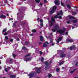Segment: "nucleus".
I'll return each instance as SVG.
<instances>
[{
  "label": "nucleus",
  "mask_w": 78,
  "mask_h": 78,
  "mask_svg": "<svg viewBox=\"0 0 78 78\" xmlns=\"http://www.w3.org/2000/svg\"><path fill=\"white\" fill-rule=\"evenodd\" d=\"M65 31V30L64 29H61L59 30H58L57 31V33H59L60 34H63L64 33V32Z\"/></svg>",
  "instance_id": "1"
},
{
  "label": "nucleus",
  "mask_w": 78,
  "mask_h": 78,
  "mask_svg": "<svg viewBox=\"0 0 78 78\" xmlns=\"http://www.w3.org/2000/svg\"><path fill=\"white\" fill-rule=\"evenodd\" d=\"M57 8V7L56 6H54L52 8V9L51 10V11L50 12V14H53V13H54L55 12V10L56 9V8Z\"/></svg>",
  "instance_id": "2"
},
{
  "label": "nucleus",
  "mask_w": 78,
  "mask_h": 78,
  "mask_svg": "<svg viewBox=\"0 0 78 78\" xmlns=\"http://www.w3.org/2000/svg\"><path fill=\"white\" fill-rule=\"evenodd\" d=\"M59 26L58 25H55V29H53L52 30V31L53 32H55L56 31V30H58L59 29Z\"/></svg>",
  "instance_id": "3"
},
{
  "label": "nucleus",
  "mask_w": 78,
  "mask_h": 78,
  "mask_svg": "<svg viewBox=\"0 0 78 78\" xmlns=\"http://www.w3.org/2000/svg\"><path fill=\"white\" fill-rule=\"evenodd\" d=\"M49 63L47 62H45V68L46 69H49V67H48Z\"/></svg>",
  "instance_id": "4"
},
{
  "label": "nucleus",
  "mask_w": 78,
  "mask_h": 78,
  "mask_svg": "<svg viewBox=\"0 0 78 78\" xmlns=\"http://www.w3.org/2000/svg\"><path fill=\"white\" fill-rule=\"evenodd\" d=\"M35 69L36 70H37V71L36 72V73H40V72H41V70H40V69H41V68H35Z\"/></svg>",
  "instance_id": "5"
},
{
  "label": "nucleus",
  "mask_w": 78,
  "mask_h": 78,
  "mask_svg": "<svg viewBox=\"0 0 78 78\" xmlns=\"http://www.w3.org/2000/svg\"><path fill=\"white\" fill-rule=\"evenodd\" d=\"M55 4L57 5H59V0H56L55 1Z\"/></svg>",
  "instance_id": "6"
},
{
  "label": "nucleus",
  "mask_w": 78,
  "mask_h": 78,
  "mask_svg": "<svg viewBox=\"0 0 78 78\" xmlns=\"http://www.w3.org/2000/svg\"><path fill=\"white\" fill-rule=\"evenodd\" d=\"M69 19H75V18L73 16H71L70 15H69L68 16Z\"/></svg>",
  "instance_id": "7"
},
{
  "label": "nucleus",
  "mask_w": 78,
  "mask_h": 78,
  "mask_svg": "<svg viewBox=\"0 0 78 78\" xmlns=\"http://www.w3.org/2000/svg\"><path fill=\"white\" fill-rule=\"evenodd\" d=\"M33 75H34V74H33V73H31L29 74L28 76H30L29 78H32V77H33Z\"/></svg>",
  "instance_id": "8"
},
{
  "label": "nucleus",
  "mask_w": 78,
  "mask_h": 78,
  "mask_svg": "<svg viewBox=\"0 0 78 78\" xmlns=\"http://www.w3.org/2000/svg\"><path fill=\"white\" fill-rule=\"evenodd\" d=\"M6 17L4 15H1L0 16V18H3V19H5L6 18Z\"/></svg>",
  "instance_id": "9"
},
{
  "label": "nucleus",
  "mask_w": 78,
  "mask_h": 78,
  "mask_svg": "<svg viewBox=\"0 0 78 78\" xmlns=\"http://www.w3.org/2000/svg\"><path fill=\"white\" fill-rule=\"evenodd\" d=\"M76 70H77V69H74L73 70H71L70 71V73H74V72H75V71Z\"/></svg>",
  "instance_id": "10"
},
{
  "label": "nucleus",
  "mask_w": 78,
  "mask_h": 78,
  "mask_svg": "<svg viewBox=\"0 0 78 78\" xmlns=\"http://www.w3.org/2000/svg\"><path fill=\"white\" fill-rule=\"evenodd\" d=\"M10 69H11V67H9V68H6L5 69V72H8V70H9Z\"/></svg>",
  "instance_id": "11"
},
{
  "label": "nucleus",
  "mask_w": 78,
  "mask_h": 78,
  "mask_svg": "<svg viewBox=\"0 0 78 78\" xmlns=\"http://www.w3.org/2000/svg\"><path fill=\"white\" fill-rule=\"evenodd\" d=\"M71 22L73 23H76V22H77V21L76 20H71Z\"/></svg>",
  "instance_id": "12"
},
{
  "label": "nucleus",
  "mask_w": 78,
  "mask_h": 78,
  "mask_svg": "<svg viewBox=\"0 0 78 78\" xmlns=\"http://www.w3.org/2000/svg\"><path fill=\"white\" fill-rule=\"evenodd\" d=\"M75 48V45H73L72 47H71L69 49L70 50H72L73 49H74Z\"/></svg>",
  "instance_id": "13"
},
{
  "label": "nucleus",
  "mask_w": 78,
  "mask_h": 78,
  "mask_svg": "<svg viewBox=\"0 0 78 78\" xmlns=\"http://www.w3.org/2000/svg\"><path fill=\"white\" fill-rule=\"evenodd\" d=\"M40 41H43L44 40V38L42 36H40Z\"/></svg>",
  "instance_id": "14"
},
{
  "label": "nucleus",
  "mask_w": 78,
  "mask_h": 78,
  "mask_svg": "<svg viewBox=\"0 0 78 78\" xmlns=\"http://www.w3.org/2000/svg\"><path fill=\"white\" fill-rule=\"evenodd\" d=\"M65 56H66V54H61V55H60V57H59V58H64V57Z\"/></svg>",
  "instance_id": "15"
},
{
  "label": "nucleus",
  "mask_w": 78,
  "mask_h": 78,
  "mask_svg": "<svg viewBox=\"0 0 78 78\" xmlns=\"http://www.w3.org/2000/svg\"><path fill=\"white\" fill-rule=\"evenodd\" d=\"M67 42H72L73 40L72 39H68L66 40Z\"/></svg>",
  "instance_id": "16"
},
{
  "label": "nucleus",
  "mask_w": 78,
  "mask_h": 78,
  "mask_svg": "<svg viewBox=\"0 0 78 78\" xmlns=\"http://www.w3.org/2000/svg\"><path fill=\"white\" fill-rule=\"evenodd\" d=\"M24 61H30L31 60V58H26V59H24Z\"/></svg>",
  "instance_id": "17"
},
{
  "label": "nucleus",
  "mask_w": 78,
  "mask_h": 78,
  "mask_svg": "<svg viewBox=\"0 0 78 78\" xmlns=\"http://www.w3.org/2000/svg\"><path fill=\"white\" fill-rule=\"evenodd\" d=\"M10 77L12 78H16V76L14 75H11L10 76Z\"/></svg>",
  "instance_id": "18"
},
{
  "label": "nucleus",
  "mask_w": 78,
  "mask_h": 78,
  "mask_svg": "<svg viewBox=\"0 0 78 78\" xmlns=\"http://www.w3.org/2000/svg\"><path fill=\"white\" fill-rule=\"evenodd\" d=\"M35 1L37 3H39L40 2V0H35Z\"/></svg>",
  "instance_id": "19"
},
{
  "label": "nucleus",
  "mask_w": 78,
  "mask_h": 78,
  "mask_svg": "<svg viewBox=\"0 0 78 78\" xmlns=\"http://www.w3.org/2000/svg\"><path fill=\"white\" fill-rule=\"evenodd\" d=\"M62 37H59V38H58V41H62Z\"/></svg>",
  "instance_id": "20"
},
{
  "label": "nucleus",
  "mask_w": 78,
  "mask_h": 78,
  "mask_svg": "<svg viewBox=\"0 0 78 78\" xmlns=\"http://www.w3.org/2000/svg\"><path fill=\"white\" fill-rule=\"evenodd\" d=\"M59 69L60 68H57L56 69V71L57 72H59Z\"/></svg>",
  "instance_id": "21"
},
{
  "label": "nucleus",
  "mask_w": 78,
  "mask_h": 78,
  "mask_svg": "<svg viewBox=\"0 0 78 78\" xmlns=\"http://www.w3.org/2000/svg\"><path fill=\"white\" fill-rule=\"evenodd\" d=\"M32 31V33H36V30L35 29L33 30Z\"/></svg>",
  "instance_id": "22"
},
{
  "label": "nucleus",
  "mask_w": 78,
  "mask_h": 78,
  "mask_svg": "<svg viewBox=\"0 0 78 78\" xmlns=\"http://www.w3.org/2000/svg\"><path fill=\"white\" fill-rule=\"evenodd\" d=\"M60 13L61 16H62V14H63V12H62V10H60Z\"/></svg>",
  "instance_id": "23"
},
{
  "label": "nucleus",
  "mask_w": 78,
  "mask_h": 78,
  "mask_svg": "<svg viewBox=\"0 0 78 78\" xmlns=\"http://www.w3.org/2000/svg\"><path fill=\"white\" fill-rule=\"evenodd\" d=\"M47 44H46L45 43H44L43 44V47H47Z\"/></svg>",
  "instance_id": "24"
},
{
  "label": "nucleus",
  "mask_w": 78,
  "mask_h": 78,
  "mask_svg": "<svg viewBox=\"0 0 78 78\" xmlns=\"http://www.w3.org/2000/svg\"><path fill=\"white\" fill-rule=\"evenodd\" d=\"M64 62H60L59 63L60 66H61V65H62V64H64Z\"/></svg>",
  "instance_id": "25"
},
{
  "label": "nucleus",
  "mask_w": 78,
  "mask_h": 78,
  "mask_svg": "<svg viewBox=\"0 0 78 78\" xmlns=\"http://www.w3.org/2000/svg\"><path fill=\"white\" fill-rule=\"evenodd\" d=\"M6 29H5L2 30V32H6Z\"/></svg>",
  "instance_id": "26"
},
{
  "label": "nucleus",
  "mask_w": 78,
  "mask_h": 78,
  "mask_svg": "<svg viewBox=\"0 0 78 78\" xmlns=\"http://www.w3.org/2000/svg\"><path fill=\"white\" fill-rule=\"evenodd\" d=\"M31 53H30L29 54H28L26 56V57H28V56H30L31 55Z\"/></svg>",
  "instance_id": "27"
},
{
  "label": "nucleus",
  "mask_w": 78,
  "mask_h": 78,
  "mask_svg": "<svg viewBox=\"0 0 78 78\" xmlns=\"http://www.w3.org/2000/svg\"><path fill=\"white\" fill-rule=\"evenodd\" d=\"M23 50H27V48H26V47H23L22 48Z\"/></svg>",
  "instance_id": "28"
},
{
  "label": "nucleus",
  "mask_w": 78,
  "mask_h": 78,
  "mask_svg": "<svg viewBox=\"0 0 78 78\" xmlns=\"http://www.w3.org/2000/svg\"><path fill=\"white\" fill-rule=\"evenodd\" d=\"M5 39L6 40H8V37L7 36H6L5 37Z\"/></svg>",
  "instance_id": "29"
},
{
  "label": "nucleus",
  "mask_w": 78,
  "mask_h": 78,
  "mask_svg": "<svg viewBox=\"0 0 78 78\" xmlns=\"http://www.w3.org/2000/svg\"><path fill=\"white\" fill-rule=\"evenodd\" d=\"M51 20H52L53 22H55V19H54V18H51Z\"/></svg>",
  "instance_id": "30"
},
{
  "label": "nucleus",
  "mask_w": 78,
  "mask_h": 78,
  "mask_svg": "<svg viewBox=\"0 0 78 78\" xmlns=\"http://www.w3.org/2000/svg\"><path fill=\"white\" fill-rule=\"evenodd\" d=\"M70 22H71V20H70V21H68L67 22V23H70Z\"/></svg>",
  "instance_id": "31"
},
{
  "label": "nucleus",
  "mask_w": 78,
  "mask_h": 78,
  "mask_svg": "<svg viewBox=\"0 0 78 78\" xmlns=\"http://www.w3.org/2000/svg\"><path fill=\"white\" fill-rule=\"evenodd\" d=\"M61 5H62V6H64V3H62V1H61Z\"/></svg>",
  "instance_id": "32"
},
{
  "label": "nucleus",
  "mask_w": 78,
  "mask_h": 78,
  "mask_svg": "<svg viewBox=\"0 0 78 78\" xmlns=\"http://www.w3.org/2000/svg\"><path fill=\"white\" fill-rule=\"evenodd\" d=\"M4 3H7L8 5V1H5L4 2Z\"/></svg>",
  "instance_id": "33"
},
{
  "label": "nucleus",
  "mask_w": 78,
  "mask_h": 78,
  "mask_svg": "<svg viewBox=\"0 0 78 78\" xmlns=\"http://www.w3.org/2000/svg\"><path fill=\"white\" fill-rule=\"evenodd\" d=\"M58 15H56L55 16H54V18L55 19H57V18H58Z\"/></svg>",
  "instance_id": "34"
},
{
  "label": "nucleus",
  "mask_w": 78,
  "mask_h": 78,
  "mask_svg": "<svg viewBox=\"0 0 78 78\" xmlns=\"http://www.w3.org/2000/svg\"><path fill=\"white\" fill-rule=\"evenodd\" d=\"M53 41L52 40V39H51L50 40V43H53Z\"/></svg>",
  "instance_id": "35"
},
{
  "label": "nucleus",
  "mask_w": 78,
  "mask_h": 78,
  "mask_svg": "<svg viewBox=\"0 0 78 78\" xmlns=\"http://www.w3.org/2000/svg\"><path fill=\"white\" fill-rule=\"evenodd\" d=\"M25 45H28V42H26L25 43Z\"/></svg>",
  "instance_id": "36"
},
{
  "label": "nucleus",
  "mask_w": 78,
  "mask_h": 78,
  "mask_svg": "<svg viewBox=\"0 0 78 78\" xmlns=\"http://www.w3.org/2000/svg\"><path fill=\"white\" fill-rule=\"evenodd\" d=\"M43 61H44V58H43V57H42L41 59V62H43Z\"/></svg>",
  "instance_id": "37"
},
{
  "label": "nucleus",
  "mask_w": 78,
  "mask_h": 78,
  "mask_svg": "<svg viewBox=\"0 0 78 78\" xmlns=\"http://www.w3.org/2000/svg\"><path fill=\"white\" fill-rule=\"evenodd\" d=\"M67 7L68 8H70V5H67Z\"/></svg>",
  "instance_id": "38"
},
{
  "label": "nucleus",
  "mask_w": 78,
  "mask_h": 78,
  "mask_svg": "<svg viewBox=\"0 0 78 78\" xmlns=\"http://www.w3.org/2000/svg\"><path fill=\"white\" fill-rule=\"evenodd\" d=\"M64 52L63 51H60V53H63Z\"/></svg>",
  "instance_id": "39"
},
{
  "label": "nucleus",
  "mask_w": 78,
  "mask_h": 78,
  "mask_svg": "<svg viewBox=\"0 0 78 78\" xmlns=\"http://www.w3.org/2000/svg\"><path fill=\"white\" fill-rule=\"evenodd\" d=\"M8 33L7 32H6L5 33V34H4V36H6V35H7Z\"/></svg>",
  "instance_id": "40"
},
{
  "label": "nucleus",
  "mask_w": 78,
  "mask_h": 78,
  "mask_svg": "<svg viewBox=\"0 0 78 78\" xmlns=\"http://www.w3.org/2000/svg\"><path fill=\"white\" fill-rule=\"evenodd\" d=\"M58 19H62V17L61 16H59L58 17Z\"/></svg>",
  "instance_id": "41"
},
{
  "label": "nucleus",
  "mask_w": 78,
  "mask_h": 78,
  "mask_svg": "<svg viewBox=\"0 0 78 78\" xmlns=\"http://www.w3.org/2000/svg\"><path fill=\"white\" fill-rule=\"evenodd\" d=\"M40 22H41V23H42V22H43V21H42V20L41 19L40 20Z\"/></svg>",
  "instance_id": "42"
},
{
  "label": "nucleus",
  "mask_w": 78,
  "mask_h": 78,
  "mask_svg": "<svg viewBox=\"0 0 78 78\" xmlns=\"http://www.w3.org/2000/svg\"><path fill=\"white\" fill-rule=\"evenodd\" d=\"M40 26H41V27H43V23H41L40 24Z\"/></svg>",
  "instance_id": "43"
},
{
  "label": "nucleus",
  "mask_w": 78,
  "mask_h": 78,
  "mask_svg": "<svg viewBox=\"0 0 78 78\" xmlns=\"http://www.w3.org/2000/svg\"><path fill=\"white\" fill-rule=\"evenodd\" d=\"M76 66H78V62H77L76 63Z\"/></svg>",
  "instance_id": "44"
},
{
  "label": "nucleus",
  "mask_w": 78,
  "mask_h": 78,
  "mask_svg": "<svg viewBox=\"0 0 78 78\" xmlns=\"http://www.w3.org/2000/svg\"><path fill=\"white\" fill-rule=\"evenodd\" d=\"M13 57L14 58H15V57H16V55L15 54H13Z\"/></svg>",
  "instance_id": "45"
},
{
  "label": "nucleus",
  "mask_w": 78,
  "mask_h": 78,
  "mask_svg": "<svg viewBox=\"0 0 78 78\" xmlns=\"http://www.w3.org/2000/svg\"><path fill=\"white\" fill-rule=\"evenodd\" d=\"M55 44V43H52L51 44V45H52V46H53V45H54Z\"/></svg>",
  "instance_id": "46"
},
{
  "label": "nucleus",
  "mask_w": 78,
  "mask_h": 78,
  "mask_svg": "<svg viewBox=\"0 0 78 78\" xmlns=\"http://www.w3.org/2000/svg\"><path fill=\"white\" fill-rule=\"evenodd\" d=\"M40 55H42V52L41 51H40Z\"/></svg>",
  "instance_id": "47"
},
{
  "label": "nucleus",
  "mask_w": 78,
  "mask_h": 78,
  "mask_svg": "<svg viewBox=\"0 0 78 78\" xmlns=\"http://www.w3.org/2000/svg\"><path fill=\"white\" fill-rule=\"evenodd\" d=\"M10 42H12V41H13V40H12V39H11L10 40Z\"/></svg>",
  "instance_id": "48"
},
{
  "label": "nucleus",
  "mask_w": 78,
  "mask_h": 78,
  "mask_svg": "<svg viewBox=\"0 0 78 78\" xmlns=\"http://www.w3.org/2000/svg\"><path fill=\"white\" fill-rule=\"evenodd\" d=\"M52 75H51V74H49L48 75V76L50 77H51V76Z\"/></svg>",
  "instance_id": "49"
},
{
  "label": "nucleus",
  "mask_w": 78,
  "mask_h": 78,
  "mask_svg": "<svg viewBox=\"0 0 78 78\" xmlns=\"http://www.w3.org/2000/svg\"><path fill=\"white\" fill-rule=\"evenodd\" d=\"M59 41L58 40H57V43L58 44H59Z\"/></svg>",
  "instance_id": "50"
},
{
  "label": "nucleus",
  "mask_w": 78,
  "mask_h": 78,
  "mask_svg": "<svg viewBox=\"0 0 78 78\" xmlns=\"http://www.w3.org/2000/svg\"><path fill=\"white\" fill-rule=\"evenodd\" d=\"M44 2H45V3H47V1L46 0H44Z\"/></svg>",
  "instance_id": "51"
},
{
  "label": "nucleus",
  "mask_w": 78,
  "mask_h": 78,
  "mask_svg": "<svg viewBox=\"0 0 78 78\" xmlns=\"http://www.w3.org/2000/svg\"><path fill=\"white\" fill-rule=\"evenodd\" d=\"M16 40L17 41H19V38H17L16 39Z\"/></svg>",
  "instance_id": "52"
},
{
  "label": "nucleus",
  "mask_w": 78,
  "mask_h": 78,
  "mask_svg": "<svg viewBox=\"0 0 78 78\" xmlns=\"http://www.w3.org/2000/svg\"><path fill=\"white\" fill-rule=\"evenodd\" d=\"M13 20V19H12V18H11L10 20Z\"/></svg>",
  "instance_id": "53"
},
{
  "label": "nucleus",
  "mask_w": 78,
  "mask_h": 78,
  "mask_svg": "<svg viewBox=\"0 0 78 78\" xmlns=\"http://www.w3.org/2000/svg\"><path fill=\"white\" fill-rule=\"evenodd\" d=\"M33 34H30V36H33Z\"/></svg>",
  "instance_id": "54"
},
{
  "label": "nucleus",
  "mask_w": 78,
  "mask_h": 78,
  "mask_svg": "<svg viewBox=\"0 0 78 78\" xmlns=\"http://www.w3.org/2000/svg\"><path fill=\"white\" fill-rule=\"evenodd\" d=\"M53 25V23H51V27H52Z\"/></svg>",
  "instance_id": "55"
},
{
  "label": "nucleus",
  "mask_w": 78,
  "mask_h": 78,
  "mask_svg": "<svg viewBox=\"0 0 78 78\" xmlns=\"http://www.w3.org/2000/svg\"><path fill=\"white\" fill-rule=\"evenodd\" d=\"M59 14H61L60 13H57V15H59Z\"/></svg>",
  "instance_id": "56"
},
{
  "label": "nucleus",
  "mask_w": 78,
  "mask_h": 78,
  "mask_svg": "<svg viewBox=\"0 0 78 78\" xmlns=\"http://www.w3.org/2000/svg\"><path fill=\"white\" fill-rule=\"evenodd\" d=\"M45 42L46 43H47V44H48V45L49 44V43H48V42H47V41H46Z\"/></svg>",
  "instance_id": "57"
},
{
  "label": "nucleus",
  "mask_w": 78,
  "mask_h": 78,
  "mask_svg": "<svg viewBox=\"0 0 78 78\" xmlns=\"http://www.w3.org/2000/svg\"><path fill=\"white\" fill-rule=\"evenodd\" d=\"M22 2H25V1H26V0H21Z\"/></svg>",
  "instance_id": "58"
},
{
  "label": "nucleus",
  "mask_w": 78,
  "mask_h": 78,
  "mask_svg": "<svg viewBox=\"0 0 78 78\" xmlns=\"http://www.w3.org/2000/svg\"><path fill=\"white\" fill-rule=\"evenodd\" d=\"M41 44H42V43H41V42H40L39 43V45H41Z\"/></svg>",
  "instance_id": "59"
},
{
  "label": "nucleus",
  "mask_w": 78,
  "mask_h": 78,
  "mask_svg": "<svg viewBox=\"0 0 78 78\" xmlns=\"http://www.w3.org/2000/svg\"><path fill=\"white\" fill-rule=\"evenodd\" d=\"M12 61H13V60L11 59L10 60V62H12Z\"/></svg>",
  "instance_id": "60"
},
{
  "label": "nucleus",
  "mask_w": 78,
  "mask_h": 78,
  "mask_svg": "<svg viewBox=\"0 0 78 78\" xmlns=\"http://www.w3.org/2000/svg\"><path fill=\"white\" fill-rule=\"evenodd\" d=\"M68 34V32H66L65 34L66 35H67Z\"/></svg>",
  "instance_id": "61"
},
{
  "label": "nucleus",
  "mask_w": 78,
  "mask_h": 78,
  "mask_svg": "<svg viewBox=\"0 0 78 78\" xmlns=\"http://www.w3.org/2000/svg\"><path fill=\"white\" fill-rule=\"evenodd\" d=\"M74 27V26H73V27H72V29H73V28H74V27Z\"/></svg>",
  "instance_id": "62"
},
{
  "label": "nucleus",
  "mask_w": 78,
  "mask_h": 78,
  "mask_svg": "<svg viewBox=\"0 0 78 78\" xmlns=\"http://www.w3.org/2000/svg\"><path fill=\"white\" fill-rule=\"evenodd\" d=\"M40 5H42V3H40Z\"/></svg>",
  "instance_id": "63"
},
{
  "label": "nucleus",
  "mask_w": 78,
  "mask_h": 78,
  "mask_svg": "<svg viewBox=\"0 0 78 78\" xmlns=\"http://www.w3.org/2000/svg\"><path fill=\"white\" fill-rule=\"evenodd\" d=\"M6 15H7V16H9V15L8 14H6Z\"/></svg>",
  "instance_id": "64"
}]
</instances>
